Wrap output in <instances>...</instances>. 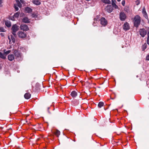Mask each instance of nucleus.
<instances>
[{
  "instance_id": "obj_30",
  "label": "nucleus",
  "mask_w": 149,
  "mask_h": 149,
  "mask_svg": "<svg viewBox=\"0 0 149 149\" xmlns=\"http://www.w3.org/2000/svg\"><path fill=\"white\" fill-rule=\"evenodd\" d=\"M6 31L5 29L2 27H0V32H5Z\"/></svg>"
},
{
  "instance_id": "obj_9",
  "label": "nucleus",
  "mask_w": 149,
  "mask_h": 149,
  "mask_svg": "<svg viewBox=\"0 0 149 149\" xmlns=\"http://www.w3.org/2000/svg\"><path fill=\"white\" fill-rule=\"evenodd\" d=\"M123 28L125 31L129 30L130 29V26L129 23L127 22H125L123 25Z\"/></svg>"
},
{
  "instance_id": "obj_39",
  "label": "nucleus",
  "mask_w": 149,
  "mask_h": 149,
  "mask_svg": "<svg viewBox=\"0 0 149 149\" xmlns=\"http://www.w3.org/2000/svg\"><path fill=\"white\" fill-rule=\"evenodd\" d=\"M20 1L22 3H24V0H20Z\"/></svg>"
},
{
  "instance_id": "obj_17",
  "label": "nucleus",
  "mask_w": 149,
  "mask_h": 149,
  "mask_svg": "<svg viewBox=\"0 0 149 149\" xmlns=\"http://www.w3.org/2000/svg\"><path fill=\"white\" fill-rule=\"evenodd\" d=\"M31 96V94L29 93H26L24 95V98L26 99H29Z\"/></svg>"
},
{
  "instance_id": "obj_1",
  "label": "nucleus",
  "mask_w": 149,
  "mask_h": 149,
  "mask_svg": "<svg viewBox=\"0 0 149 149\" xmlns=\"http://www.w3.org/2000/svg\"><path fill=\"white\" fill-rule=\"evenodd\" d=\"M141 22V18L140 16L138 15H136L133 19V22L134 24V26L136 28L138 27L140 24Z\"/></svg>"
},
{
  "instance_id": "obj_24",
  "label": "nucleus",
  "mask_w": 149,
  "mask_h": 149,
  "mask_svg": "<svg viewBox=\"0 0 149 149\" xmlns=\"http://www.w3.org/2000/svg\"><path fill=\"white\" fill-rule=\"evenodd\" d=\"M102 1L104 3L106 4H110L111 2L109 0H102Z\"/></svg>"
},
{
  "instance_id": "obj_40",
  "label": "nucleus",
  "mask_w": 149,
  "mask_h": 149,
  "mask_svg": "<svg viewBox=\"0 0 149 149\" xmlns=\"http://www.w3.org/2000/svg\"><path fill=\"white\" fill-rule=\"evenodd\" d=\"M2 0H0V3H2Z\"/></svg>"
},
{
  "instance_id": "obj_3",
  "label": "nucleus",
  "mask_w": 149,
  "mask_h": 149,
  "mask_svg": "<svg viewBox=\"0 0 149 149\" xmlns=\"http://www.w3.org/2000/svg\"><path fill=\"white\" fill-rule=\"evenodd\" d=\"M19 29V26L15 24L13 25L11 30L12 31V33L14 36L16 35V33Z\"/></svg>"
},
{
  "instance_id": "obj_18",
  "label": "nucleus",
  "mask_w": 149,
  "mask_h": 149,
  "mask_svg": "<svg viewBox=\"0 0 149 149\" xmlns=\"http://www.w3.org/2000/svg\"><path fill=\"white\" fill-rule=\"evenodd\" d=\"M22 22L25 23H28L29 22V19L26 17L23 18L22 19Z\"/></svg>"
},
{
  "instance_id": "obj_7",
  "label": "nucleus",
  "mask_w": 149,
  "mask_h": 149,
  "mask_svg": "<svg viewBox=\"0 0 149 149\" xmlns=\"http://www.w3.org/2000/svg\"><path fill=\"white\" fill-rule=\"evenodd\" d=\"M139 32L140 35L143 37H144L146 34V31L144 29H140Z\"/></svg>"
},
{
  "instance_id": "obj_6",
  "label": "nucleus",
  "mask_w": 149,
  "mask_h": 149,
  "mask_svg": "<svg viewBox=\"0 0 149 149\" xmlns=\"http://www.w3.org/2000/svg\"><path fill=\"white\" fill-rule=\"evenodd\" d=\"M18 35L19 38H23L26 37V34L24 32L20 31L18 33Z\"/></svg>"
},
{
  "instance_id": "obj_10",
  "label": "nucleus",
  "mask_w": 149,
  "mask_h": 149,
  "mask_svg": "<svg viewBox=\"0 0 149 149\" xmlns=\"http://www.w3.org/2000/svg\"><path fill=\"white\" fill-rule=\"evenodd\" d=\"M20 12H17L15 13L12 17H11V19L13 21H15V19H17L19 15Z\"/></svg>"
},
{
  "instance_id": "obj_2",
  "label": "nucleus",
  "mask_w": 149,
  "mask_h": 149,
  "mask_svg": "<svg viewBox=\"0 0 149 149\" xmlns=\"http://www.w3.org/2000/svg\"><path fill=\"white\" fill-rule=\"evenodd\" d=\"M13 54L16 58L19 61H22L23 59L22 53L17 50L15 49L13 51Z\"/></svg>"
},
{
  "instance_id": "obj_35",
  "label": "nucleus",
  "mask_w": 149,
  "mask_h": 149,
  "mask_svg": "<svg viewBox=\"0 0 149 149\" xmlns=\"http://www.w3.org/2000/svg\"><path fill=\"white\" fill-rule=\"evenodd\" d=\"M147 44L149 45V38L147 39Z\"/></svg>"
},
{
  "instance_id": "obj_4",
  "label": "nucleus",
  "mask_w": 149,
  "mask_h": 149,
  "mask_svg": "<svg viewBox=\"0 0 149 149\" xmlns=\"http://www.w3.org/2000/svg\"><path fill=\"white\" fill-rule=\"evenodd\" d=\"M119 18L121 21H124L127 18V16L124 13L121 12L119 14Z\"/></svg>"
},
{
  "instance_id": "obj_8",
  "label": "nucleus",
  "mask_w": 149,
  "mask_h": 149,
  "mask_svg": "<svg viewBox=\"0 0 149 149\" xmlns=\"http://www.w3.org/2000/svg\"><path fill=\"white\" fill-rule=\"evenodd\" d=\"M113 7L111 5H108L105 8V9L108 12L110 13L112 12L113 10Z\"/></svg>"
},
{
  "instance_id": "obj_13",
  "label": "nucleus",
  "mask_w": 149,
  "mask_h": 149,
  "mask_svg": "<svg viewBox=\"0 0 149 149\" xmlns=\"http://www.w3.org/2000/svg\"><path fill=\"white\" fill-rule=\"evenodd\" d=\"M142 13L143 15V16L145 17L147 19L148 18V16L147 14L146 11V9L144 7H143V8Z\"/></svg>"
},
{
  "instance_id": "obj_41",
  "label": "nucleus",
  "mask_w": 149,
  "mask_h": 149,
  "mask_svg": "<svg viewBox=\"0 0 149 149\" xmlns=\"http://www.w3.org/2000/svg\"><path fill=\"white\" fill-rule=\"evenodd\" d=\"M2 6V5L1 4V3H0V7H1Z\"/></svg>"
},
{
  "instance_id": "obj_20",
  "label": "nucleus",
  "mask_w": 149,
  "mask_h": 149,
  "mask_svg": "<svg viewBox=\"0 0 149 149\" xmlns=\"http://www.w3.org/2000/svg\"><path fill=\"white\" fill-rule=\"evenodd\" d=\"M33 2L34 4L37 5H39L40 4V2L38 0H33Z\"/></svg>"
},
{
  "instance_id": "obj_34",
  "label": "nucleus",
  "mask_w": 149,
  "mask_h": 149,
  "mask_svg": "<svg viewBox=\"0 0 149 149\" xmlns=\"http://www.w3.org/2000/svg\"><path fill=\"white\" fill-rule=\"evenodd\" d=\"M146 60L149 61V55L146 56Z\"/></svg>"
},
{
  "instance_id": "obj_36",
  "label": "nucleus",
  "mask_w": 149,
  "mask_h": 149,
  "mask_svg": "<svg viewBox=\"0 0 149 149\" xmlns=\"http://www.w3.org/2000/svg\"><path fill=\"white\" fill-rule=\"evenodd\" d=\"M32 16L33 17H37V15H36V14H33L32 15Z\"/></svg>"
},
{
  "instance_id": "obj_15",
  "label": "nucleus",
  "mask_w": 149,
  "mask_h": 149,
  "mask_svg": "<svg viewBox=\"0 0 149 149\" xmlns=\"http://www.w3.org/2000/svg\"><path fill=\"white\" fill-rule=\"evenodd\" d=\"M25 13H30L32 11V9L30 8L27 7L24 10Z\"/></svg>"
},
{
  "instance_id": "obj_21",
  "label": "nucleus",
  "mask_w": 149,
  "mask_h": 149,
  "mask_svg": "<svg viewBox=\"0 0 149 149\" xmlns=\"http://www.w3.org/2000/svg\"><path fill=\"white\" fill-rule=\"evenodd\" d=\"M6 25L8 27H9L11 26V23L9 21H6L5 22Z\"/></svg>"
},
{
  "instance_id": "obj_14",
  "label": "nucleus",
  "mask_w": 149,
  "mask_h": 149,
  "mask_svg": "<svg viewBox=\"0 0 149 149\" xmlns=\"http://www.w3.org/2000/svg\"><path fill=\"white\" fill-rule=\"evenodd\" d=\"M111 1L112 6L115 9H118V7L115 3L116 0H112Z\"/></svg>"
},
{
  "instance_id": "obj_23",
  "label": "nucleus",
  "mask_w": 149,
  "mask_h": 149,
  "mask_svg": "<svg viewBox=\"0 0 149 149\" xmlns=\"http://www.w3.org/2000/svg\"><path fill=\"white\" fill-rule=\"evenodd\" d=\"M104 104V103L102 102H99L98 104V106L99 108H101L102 107Z\"/></svg>"
},
{
  "instance_id": "obj_12",
  "label": "nucleus",
  "mask_w": 149,
  "mask_h": 149,
  "mask_svg": "<svg viewBox=\"0 0 149 149\" xmlns=\"http://www.w3.org/2000/svg\"><path fill=\"white\" fill-rule=\"evenodd\" d=\"M15 57L14 55L13 54H10L8 56V59L10 61H13L15 59Z\"/></svg>"
},
{
  "instance_id": "obj_26",
  "label": "nucleus",
  "mask_w": 149,
  "mask_h": 149,
  "mask_svg": "<svg viewBox=\"0 0 149 149\" xmlns=\"http://www.w3.org/2000/svg\"><path fill=\"white\" fill-rule=\"evenodd\" d=\"M124 10L127 13H129L130 12V9L129 8L127 7H125L124 8Z\"/></svg>"
},
{
  "instance_id": "obj_27",
  "label": "nucleus",
  "mask_w": 149,
  "mask_h": 149,
  "mask_svg": "<svg viewBox=\"0 0 149 149\" xmlns=\"http://www.w3.org/2000/svg\"><path fill=\"white\" fill-rule=\"evenodd\" d=\"M18 7L16 5V4H14V8L15 10V11H17L19 10Z\"/></svg>"
},
{
  "instance_id": "obj_22",
  "label": "nucleus",
  "mask_w": 149,
  "mask_h": 149,
  "mask_svg": "<svg viewBox=\"0 0 149 149\" xmlns=\"http://www.w3.org/2000/svg\"><path fill=\"white\" fill-rule=\"evenodd\" d=\"M16 1L17 3V4H16V5L19 8H21L22 7V4L18 0H17Z\"/></svg>"
},
{
  "instance_id": "obj_32",
  "label": "nucleus",
  "mask_w": 149,
  "mask_h": 149,
  "mask_svg": "<svg viewBox=\"0 0 149 149\" xmlns=\"http://www.w3.org/2000/svg\"><path fill=\"white\" fill-rule=\"evenodd\" d=\"M136 5H139L140 3V0H136Z\"/></svg>"
},
{
  "instance_id": "obj_28",
  "label": "nucleus",
  "mask_w": 149,
  "mask_h": 149,
  "mask_svg": "<svg viewBox=\"0 0 149 149\" xmlns=\"http://www.w3.org/2000/svg\"><path fill=\"white\" fill-rule=\"evenodd\" d=\"M147 47V44L146 43H145L143 45L142 47V49L143 51H144L146 48Z\"/></svg>"
},
{
  "instance_id": "obj_38",
  "label": "nucleus",
  "mask_w": 149,
  "mask_h": 149,
  "mask_svg": "<svg viewBox=\"0 0 149 149\" xmlns=\"http://www.w3.org/2000/svg\"><path fill=\"white\" fill-rule=\"evenodd\" d=\"M6 49H4L3 51L4 52V54H5V52H6Z\"/></svg>"
},
{
  "instance_id": "obj_25",
  "label": "nucleus",
  "mask_w": 149,
  "mask_h": 149,
  "mask_svg": "<svg viewBox=\"0 0 149 149\" xmlns=\"http://www.w3.org/2000/svg\"><path fill=\"white\" fill-rule=\"evenodd\" d=\"M0 57L3 59H5L6 58V56L4 55L2 53L0 52Z\"/></svg>"
},
{
  "instance_id": "obj_16",
  "label": "nucleus",
  "mask_w": 149,
  "mask_h": 149,
  "mask_svg": "<svg viewBox=\"0 0 149 149\" xmlns=\"http://www.w3.org/2000/svg\"><path fill=\"white\" fill-rule=\"evenodd\" d=\"M8 38L9 40V42L12 41L13 43L15 42V39L14 37L12 35H11L10 38L9 36H8Z\"/></svg>"
},
{
  "instance_id": "obj_31",
  "label": "nucleus",
  "mask_w": 149,
  "mask_h": 149,
  "mask_svg": "<svg viewBox=\"0 0 149 149\" xmlns=\"http://www.w3.org/2000/svg\"><path fill=\"white\" fill-rule=\"evenodd\" d=\"M11 51L10 50H8V51H6V52H5V54H6V55L8 54H9L10 53Z\"/></svg>"
},
{
  "instance_id": "obj_37",
  "label": "nucleus",
  "mask_w": 149,
  "mask_h": 149,
  "mask_svg": "<svg viewBox=\"0 0 149 149\" xmlns=\"http://www.w3.org/2000/svg\"><path fill=\"white\" fill-rule=\"evenodd\" d=\"M148 37L147 38H149V32H148L147 33Z\"/></svg>"
},
{
  "instance_id": "obj_11",
  "label": "nucleus",
  "mask_w": 149,
  "mask_h": 149,
  "mask_svg": "<svg viewBox=\"0 0 149 149\" xmlns=\"http://www.w3.org/2000/svg\"><path fill=\"white\" fill-rule=\"evenodd\" d=\"M20 28L21 30L24 31H27L29 30L28 26L26 24L22 25L20 26Z\"/></svg>"
},
{
  "instance_id": "obj_42",
  "label": "nucleus",
  "mask_w": 149,
  "mask_h": 149,
  "mask_svg": "<svg viewBox=\"0 0 149 149\" xmlns=\"http://www.w3.org/2000/svg\"><path fill=\"white\" fill-rule=\"evenodd\" d=\"M1 36H3V33H1Z\"/></svg>"
},
{
  "instance_id": "obj_44",
  "label": "nucleus",
  "mask_w": 149,
  "mask_h": 149,
  "mask_svg": "<svg viewBox=\"0 0 149 149\" xmlns=\"http://www.w3.org/2000/svg\"><path fill=\"white\" fill-rule=\"evenodd\" d=\"M49 109V107H48V110Z\"/></svg>"
},
{
  "instance_id": "obj_43",
  "label": "nucleus",
  "mask_w": 149,
  "mask_h": 149,
  "mask_svg": "<svg viewBox=\"0 0 149 149\" xmlns=\"http://www.w3.org/2000/svg\"><path fill=\"white\" fill-rule=\"evenodd\" d=\"M117 1H120V0H117Z\"/></svg>"
},
{
  "instance_id": "obj_5",
  "label": "nucleus",
  "mask_w": 149,
  "mask_h": 149,
  "mask_svg": "<svg viewBox=\"0 0 149 149\" xmlns=\"http://www.w3.org/2000/svg\"><path fill=\"white\" fill-rule=\"evenodd\" d=\"M101 24L104 26H105L107 24V21L104 17H102L100 19Z\"/></svg>"
},
{
  "instance_id": "obj_33",
  "label": "nucleus",
  "mask_w": 149,
  "mask_h": 149,
  "mask_svg": "<svg viewBox=\"0 0 149 149\" xmlns=\"http://www.w3.org/2000/svg\"><path fill=\"white\" fill-rule=\"evenodd\" d=\"M122 4L123 6H125V0H123L122 1Z\"/></svg>"
},
{
  "instance_id": "obj_19",
  "label": "nucleus",
  "mask_w": 149,
  "mask_h": 149,
  "mask_svg": "<svg viewBox=\"0 0 149 149\" xmlns=\"http://www.w3.org/2000/svg\"><path fill=\"white\" fill-rule=\"evenodd\" d=\"M70 95L73 97H75L77 96V93L75 91H73L71 92Z\"/></svg>"
},
{
  "instance_id": "obj_29",
  "label": "nucleus",
  "mask_w": 149,
  "mask_h": 149,
  "mask_svg": "<svg viewBox=\"0 0 149 149\" xmlns=\"http://www.w3.org/2000/svg\"><path fill=\"white\" fill-rule=\"evenodd\" d=\"M60 132L58 130H56L55 132V134L57 136H58L60 135Z\"/></svg>"
}]
</instances>
